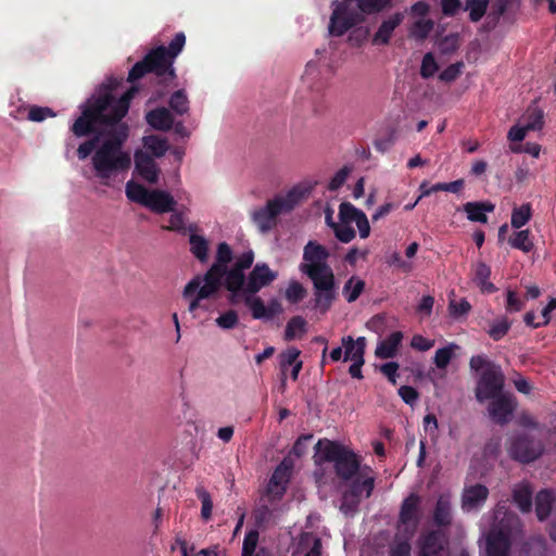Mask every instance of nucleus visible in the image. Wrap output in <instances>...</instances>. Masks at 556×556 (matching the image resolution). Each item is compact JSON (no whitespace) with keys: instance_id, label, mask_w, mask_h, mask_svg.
I'll return each instance as SVG.
<instances>
[{"instance_id":"nucleus-2","label":"nucleus","mask_w":556,"mask_h":556,"mask_svg":"<svg viewBox=\"0 0 556 556\" xmlns=\"http://www.w3.org/2000/svg\"><path fill=\"white\" fill-rule=\"evenodd\" d=\"M136 92L137 88L131 87L119 98H116L111 86L102 85L98 93L81 105V114L73 123L71 131L75 137L84 138L94 131V122L126 124L123 118L128 113L130 101Z\"/></svg>"},{"instance_id":"nucleus-42","label":"nucleus","mask_w":556,"mask_h":556,"mask_svg":"<svg viewBox=\"0 0 556 556\" xmlns=\"http://www.w3.org/2000/svg\"><path fill=\"white\" fill-rule=\"evenodd\" d=\"M532 217V208L530 203H525L518 207H514L511 212L510 224L513 228L520 229Z\"/></svg>"},{"instance_id":"nucleus-47","label":"nucleus","mask_w":556,"mask_h":556,"mask_svg":"<svg viewBox=\"0 0 556 556\" xmlns=\"http://www.w3.org/2000/svg\"><path fill=\"white\" fill-rule=\"evenodd\" d=\"M510 327L511 323L506 317H503L491 325L488 333L494 341H500L507 334Z\"/></svg>"},{"instance_id":"nucleus-56","label":"nucleus","mask_w":556,"mask_h":556,"mask_svg":"<svg viewBox=\"0 0 556 556\" xmlns=\"http://www.w3.org/2000/svg\"><path fill=\"white\" fill-rule=\"evenodd\" d=\"M55 113L47 106L33 105L28 111V119L31 122H42L47 117H54Z\"/></svg>"},{"instance_id":"nucleus-24","label":"nucleus","mask_w":556,"mask_h":556,"mask_svg":"<svg viewBox=\"0 0 556 556\" xmlns=\"http://www.w3.org/2000/svg\"><path fill=\"white\" fill-rule=\"evenodd\" d=\"M147 124L159 131H168L174 126V115L165 106H159L146 113Z\"/></svg>"},{"instance_id":"nucleus-1","label":"nucleus","mask_w":556,"mask_h":556,"mask_svg":"<svg viewBox=\"0 0 556 556\" xmlns=\"http://www.w3.org/2000/svg\"><path fill=\"white\" fill-rule=\"evenodd\" d=\"M88 137L90 138L78 146L77 157L84 161L94 152L91 163L99 179L105 181L113 174L130 167V154L123 149L129 137L127 124L94 122V131Z\"/></svg>"},{"instance_id":"nucleus-39","label":"nucleus","mask_w":556,"mask_h":556,"mask_svg":"<svg viewBox=\"0 0 556 556\" xmlns=\"http://www.w3.org/2000/svg\"><path fill=\"white\" fill-rule=\"evenodd\" d=\"M508 243L511 248L520 250L523 253H529L534 247L531 232L528 229L514 232L509 237Z\"/></svg>"},{"instance_id":"nucleus-20","label":"nucleus","mask_w":556,"mask_h":556,"mask_svg":"<svg viewBox=\"0 0 556 556\" xmlns=\"http://www.w3.org/2000/svg\"><path fill=\"white\" fill-rule=\"evenodd\" d=\"M255 294L244 293L241 299L243 303L251 309L254 319H271L281 313V305L277 300H271L266 306L263 300Z\"/></svg>"},{"instance_id":"nucleus-4","label":"nucleus","mask_w":556,"mask_h":556,"mask_svg":"<svg viewBox=\"0 0 556 556\" xmlns=\"http://www.w3.org/2000/svg\"><path fill=\"white\" fill-rule=\"evenodd\" d=\"M329 251L320 243L309 240L303 250L300 270L306 275L314 287V308L326 314L337 299L336 277L328 264Z\"/></svg>"},{"instance_id":"nucleus-13","label":"nucleus","mask_w":556,"mask_h":556,"mask_svg":"<svg viewBox=\"0 0 556 556\" xmlns=\"http://www.w3.org/2000/svg\"><path fill=\"white\" fill-rule=\"evenodd\" d=\"M418 556H450L447 533L443 529L424 532L418 539Z\"/></svg>"},{"instance_id":"nucleus-31","label":"nucleus","mask_w":556,"mask_h":556,"mask_svg":"<svg viewBox=\"0 0 556 556\" xmlns=\"http://www.w3.org/2000/svg\"><path fill=\"white\" fill-rule=\"evenodd\" d=\"M143 148L146 152L151 153L152 157H162L166 154L169 149V144L166 138L159 135H149L142 138Z\"/></svg>"},{"instance_id":"nucleus-6","label":"nucleus","mask_w":556,"mask_h":556,"mask_svg":"<svg viewBox=\"0 0 556 556\" xmlns=\"http://www.w3.org/2000/svg\"><path fill=\"white\" fill-rule=\"evenodd\" d=\"M308 192V189L295 186L286 195L268 200L265 206L252 213L253 223L262 233L269 232L277 226L278 216L291 212Z\"/></svg>"},{"instance_id":"nucleus-53","label":"nucleus","mask_w":556,"mask_h":556,"mask_svg":"<svg viewBox=\"0 0 556 556\" xmlns=\"http://www.w3.org/2000/svg\"><path fill=\"white\" fill-rule=\"evenodd\" d=\"M438 68L439 66L433 54L431 52L426 53L421 61V77L426 79L432 77L437 73Z\"/></svg>"},{"instance_id":"nucleus-33","label":"nucleus","mask_w":556,"mask_h":556,"mask_svg":"<svg viewBox=\"0 0 556 556\" xmlns=\"http://www.w3.org/2000/svg\"><path fill=\"white\" fill-rule=\"evenodd\" d=\"M491 268L483 262H479L475 268V280L484 293H494L497 288L494 283L490 282Z\"/></svg>"},{"instance_id":"nucleus-36","label":"nucleus","mask_w":556,"mask_h":556,"mask_svg":"<svg viewBox=\"0 0 556 556\" xmlns=\"http://www.w3.org/2000/svg\"><path fill=\"white\" fill-rule=\"evenodd\" d=\"M169 111L176 115L182 116L189 112L190 102L184 89L172 93L168 99Z\"/></svg>"},{"instance_id":"nucleus-11","label":"nucleus","mask_w":556,"mask_h":556,"mask_svg":"<svg viewBox=\"0 0 556 556\" xmlns=\"http://www.w3.org/2000/svg\"><path fill=\"white\" fill-rule=\"evenodd\" d=\"M333 11L329 22V33L332 36L341 37L352 27L363 23L365 17L350 9V3L346 0L333 1Z\"/></svg>"},{"instance_id":"nucleus-22","label":"nucleus","mask_w":556,"mask_h":556,"mask_svg":"<svg viewBox=\"0 0 556 556\" xmlns=\"http://www.w3.org/2000/svg\"><path fill=\"white\" fill-rule=\"evenodd\" d=\"M176 204V200L169 192L160 189H153L151 190L146 207L153 213L164 214L174 212Z\"/></svg>"},{"instance_id":"nucleus-41","label":"nucleus","mask_w":556,"mask_h":556,"mask_svg":"<svg viewBox=\"0 0 556 556\" xmlns=\"http://www.w3.org/2000/svg\"><path fill=\"white\" fill-rule=\"evenodd\" d=\"M406 538V533L396 532L393 543L390 545V556H410V540Z\"/></svg>"},{"instance_id":"nucleus-3","label":"nucleus","mask_w":556,"mask_h":556,"mask_svg":"<svg viewBox=\"0 0 556 556\" xmlns=\"http://www.w3.org/2000/svg\"><path fill=\"white\" fill-rule=\"evenodd\" d=\"M136 92L137 88L131 87L119 98H116L111 86L102 85L98 93L81 105V114L73 123L71 131L75 137L84 138L94 131V122L126 124L123 118L128 113L130 101Z\"/></svg>"},{"instance_id":"nucleus-44","label":"nucleus","mask_w":556,"mask_h":556,"mask_svg":"<svg viewBox=\"0 0 556 556\" xmlns=\"http://www.w3.org/2000/svg\"><path fill=\"white\" fill-rule=\"evenodd\" d=\"M306 320L301 316H294L292 317L285 330V339L290 341L293 340L296 337V333H304L306 331Z\"/></svg>"},{"instance_id":"nucleus-25","label":"nucleus","mask_w":556,"mask_h":556,"mask_svg":"<svg viewBox=\"0 0 556 556\" xmlns=\"http://www.w3.org/2000/svg\"><path fill=\"white\" fill-rule=\"evenodd\" d=\"M403 18V13L397 12L388 20H384L372 37V45H389L393 31L401 25Z\"/></svg>"},{"instance_id":"nucleus-49","label":"nucleus","mask_w":556,"mask_h":556,"mask_svg":"<svg viewBox=\"0 0 556 556\" xmlns=\"http://www.w3.org/2000/svg\"><path fill=\"white\" fill-rule=\"evenodd\" d=\"M457 349L456 344H450L448 346L437 350L434 355V364L439 369H444L450 364L454 350Z\"/></svg>"},{"instance_id":"nucleus-30","label":"nucleus","mask_w":556,"mask_h":556,"mask_svg":"<svg viewBox=\"0 0 556 556\" xmlns=\"http://www.w3.org/2000/svg\"><path fill=\"white\" fill-rule=\"evenodd\" d=\"M342 346L344 348V362L356 359V355L365 356L366 338L358 337L354 340L351 336L343 337Z\"/></svg>"},{"instance_id":"nucleus-54","label":"nucleus","mask_w":556,"mask_h":556,"mask_svg":"<svg viewBox=\"0 0 556 556\" xmlns=\"http://www.w3.org/2000/svg\"><path fill=\"white\" fill-rule=\"evenodd\" d=\"M333 230L337 239L343 243H349L355 238V230L346 224L338 225L334 223L329 224Z\"/></svg>"},{"instance_id":"nucleus-21","label":"nucleus","mask_w":556,"mask_h":556,"mask_svg":"<svg viewBox=\"0 0 556 556\" xmlns=\"http://www.w3.org/2000/svg\"><path fill=\"white\" fill-rule=\"evenodd\" d=\"M232 261V251L228 243L220 242L217 245L216 260L207 271L203 275L205 278L214 281L215 283L223 285V275L228 264Z\"/></svg>"},{"instance_id":"nucleus-26","label":"nucleus","mask_w":556,"mask_h":556,"mask_svg":"<svg viewBox=\"0 0 556 556\" xmlns=\"http://www.w3.org/2000/svg\"><path fill=\"white\" fill-rule=\"evenodd\" d=\"M402 340L403 333L401 331L392 332L389 337L379 342L375 352L376 356L383 359L394 357Z\"/></svg>"},{"instance_id":"nucleus-34","label":"nucleus","mask_w":556,"mask_h":556,"mask_svg":"<svg viewBox=\"0 0 556 556\" xmlns=\"http://www.w3.org/2000/svg\"><path fill=\"white\" fill-rule=\"evenodd\" d=\"M125 192L129 201L138 203L146 207L151 190L147 189L144 186L134 180H129L126 184Z\"/></svg>"},{"instance_id":"nucleus-61","label":"nucleus","mask_w":556,"mask_h":556,"mask_svg":"<svg viewBox=\"0 0 556 556\" xmlns=\"http://www.w3.org/2000/svg\"><path fill=\"white\" fill-rule=\"evenodd\" d=\"M313 440V434L300 435L292 446V454L296 457L303 456L307 452V445Z\"/></svg>"},{"instance_id":"nucleus-58","label":"nucleus","mask_w":556,"mask_h":556,"mask_svg":"<svg viewBox=\"0 0 556 556\" xmlns=\"http://www.w3.org/2000/svg\"><path fill=\"white\" fill-rule=\"evenodd\" d=\"M525 307V301L521 300L517 292L513 290H507L506 292V311L508 313H517L520 312Z\"/></svg>"},{"instance_id":"nucleus-57","label":"nucleus","mask_w":556,"mask_h":556,"mask_svg":"<svg viewBox=\"0 0 556 556\" xmlns=\"http://www.w3.org/2000/svg\"><path fill=\"white\" fill-rule=\"evenodd\" d=\"M470 309L471 305L466 299H462L459 302L452 300L448 304L450 315L454 318L468 314Z\"/></svg>"},{"instance_id":"nucleus-15","label":"nucleus","mask_w":556,"mask_h":556,"mask_svg":"<svg viewBox=\"0 0 556 556\" xmlns=\"http://www.w3.org/2000/svg\"><path fill=\"white\" fill-rule=\"evenodd\" d=\"M489 400L488 412L490 418L496 425H507L517 408L516 397L509 393H502Z\"/></svg>"},{"instance_id":"nucleus-18","label":"nucleus","mask_w":556,"mask_h":556,"mask_svg":"<svg viewBox=\"0 0 556 556\" xmlns=\"http://www.w3.org/2000/svg\"><path fill=\"white\" fill-rule=\"evenodd\" d=\"M247 278L244 273L235 267H227L223 275V285L229 292L228 301L232 305H237L244 296V288Z\"/></svg>"},{"instance_id":"nucleus-7","label":"nucleus","mask_w":556,"mask_h":556,"mask_svg":"<svg viewBox=\"0 0 556 556\" xmlns=\"http://www.w3.org/2000/svg\"><path fill=\"white\" fill-rule=\"evenodd\" d=\"M469 366L473 371L482 370L476 388V399L480 403L503 393L505 376L501 366L484 355L472 356Z\"/></svg>"},{"instance_id":"nucleus-16","label":"nucleus","mask_w":556,"mask_h":556,"mask_svg":"<svg viewBox=\"0 0 556 556\" xmlns=\"http://www.w3.org/2000/svg\"><path fill=\"white\" fill-rule=\"evenodd\" d=\"M510 546L511 538L509 530L494 527L486 534V556H508Z\"/></svg>"},{"instance_id":"nucleus-10","label":"nucleus","mask_w":556,"mask_h":556,"mask_svg":"<svg viewBox=\"0 0 556 556\" xmlns=\"http://www.w3.org/2000/svg\"><path fill=\"white\" fill-rule=\"evenodd\" d=\"M507 452L511 459L521 464H530L541 457L544 444L533 435L519 433L509 439Z\"/></svg>"},{"instance_id":"nucleus-45","label":"nucleus","mask_w":556,"mask_h":556,"mask_svg":"<svg viewBox=\"0 0 556 556\" xmlns=\"http://www.w3.org/2000/svg\"><path fill=\"white\" fill-rule=\"evenodd\" d=\"M490 0H467L469 18L471 22H479L488 10Z\"/></svg>"},{"instance_id":"nucleus-8","label":"nucleus","mask_w":556,"mask_h":556,"mask_svg":"<svg viewBox=\"0 0 556 556\" xmlns=\"http://www.w3.org/2000/svg\"><path fill=\"white\" fill-rule=\"evenodd\" d=\"M316 448L321 453L324 460L333 463L336 475L344 480H351L359 471L361 460L350 448L336 441L319 440Z\"/></svg>"},{"instance_id":"nucleus-23","label":"nucleus","mask_w":556,"mask_h":556,"mask_svg":"<svg viewBox=\"0 0 556 556\" xmlns=\"http://www.w3.org/2000/svg\"><path fill=\"white\" fill-rule=\"evenodd\" d=\"M489 496V489L480 483L464 489L462 506L465 510L477 509L484 504Z\"/></svg>"},{"instance_id":"nucleus-60","label":"nucleus","mask_w":556,"mask_h":556,"mask_svg":"<svg viewBox=\"0 0 556 556\" xmlns=\"http://www.w3.org/2000/svg\"><path fill=\"white\" fill-rule=\"evenodd\" d=\"M349 174H350V168L348 166H344L341 169H339L334 174V176L331 178V180L329 181L328 189L330 191L339 190L346 181Z\"/></svg>"},{"instance_id":"nucleus-5","label":"nucleus","mask_w":556,"mask_h":556,"mask_svg":"<svg viewBox=\"0 0 556 556\" xmlns=\"http://www.w3.org/2000/svg\"><path fill=\"white\" fill-rule=\"evenodd\" d=\"M185 43L186 36L180 31L175 35L168 47L159 46L151 49L130 68L127 80L135 83L146 74L152 73L159 85L169 86L177 77L173 66L174 61L182 51Z\"/></svg>"},{"instance_id":"nucleus-35","label":"nucleus","mask_w":556,"mask_h":556,"mask_svg":"<svg viewBox=\"0 0 556 556\" xmlns=\"http://www.w3.org/2000/svg\"><path fill=\"white\" fill-rule=\"evenodd\" d=\"M190 252L201 263L208 260V241L200 235L191 233L189 236Z\"/></svg>"},{"instance_id":"nucleus-46","label":"nucleus","mask_w":556,"mask_h":556,"mask_svg":"<svg viewBox=\"0 0 556 556\" xmlns=\"http://www.w3.org/2000/svg\"><path fill=\"white\" fill-rule=\"evenodd\" d=\"M363 211L355 207L350 202H343L339 206V218L342 224L349 225L352 222H355Z\"/></svg>"},{"instance_id":"nucleus-64","label":"nucleus","mask_w":556,"mask_h":556,"mask_svg":"<svg viewBox=\"0 0 556 556\" xmlns=\"http://www.w3.org/2000/svg\"><path fill=\"white\" fill-rule=\"evenodd\" d=\"M410 345L415 350H418V351H421V352H426V351L430 350L434 345V341L433 340H429V339L425 338L421 334H415L412 338Z\"/></svg>"},{"instance_id":"nucleus-48","label":"nucleus","mask_w":556,"mask_h":556,"mask_svg":"<svg viewBox=\"0 0 556 556\" xmlns=\"http://www.w3.org/2000/svg\"><path fill=\"white\" fill-rule=\"evenodd\" d=\"M195 494L202 503L201 517L204 520H208L212 516L213 510V502L211 498V494L201 485L197 486Z\"/></svg>"},{"instance_id":"nucleus-62","label":"nucleus","mask_w":556,"mask_h":556,"mask_svg":"<svg viewBox=\"0 0 556 556\" xmlns=\"http://www.w3.org/2000/svg\"><path fill=\"white\" fill-rule=\"evenodd\" d=\"M463 63H454L444 68L440 74L442 81H454L462 73Z\"/></svg>"},{"instance_id":"nucleus-51","label":"nucleus","mask_w":556,"mask_h":556,"mask_svg":"<svg viewBox=\"0 0 556 556\" xmlns=\"http://www.w3.org/2000/svg\"><path fill=\"white\" fill-rule=\"evenodd\" d=\"M306 295V289L299 281H291L286 290V299L290 303H299Z\"/></svg>"},{"instance_id":"nucleus-14","label":"nucleus","mask_w":556,"mask_h":556,"mask_svg":"<svg viewBox=\"0 0 556 556\" xmlns=\"http://www.w3.org/2000/svg\"><path fill=\"white\" fill-rule=\"evenodd\" d=\"M418 505L419 497L416 494H410L401 505L397 532L406 533V538H414L417 531L419 523Z\"/></svg>"},{"instance_id":"nucleus-29","label":"nucleus","mask_w":556,"mask_h":556,"mask_svg":"<svg viewBox=\"0 0 556 556\" xmlns=\"http://www.w3.org/2000/svg\"><path fill=\"white\" fill-rule=\"evenodd\" d=\"M350 4H354L357 9L356 12L361 13L364 17L366 15H374L382 12L391 5V0H346Z\"/></svg>"},{"instance_id":"nucleus-40","label":"nucleus","mask_w":556,"mask_h":556,"mask_svg":"<svg viewBox=\"0 0 556 556\" xmlns=\"http://www.w3.org/2000/svg\"><path fill=\"white\" fill-rule=\"evenodd\" d=\"M522 119L529 130H541L544 126V112L538 106H529L522 115Z\"/></svg>"},{"instance_id":"nucleus-55","label":"nucleus","mask_w":556,"mask_h":556,"mask_svg":"<svg viewBox=\"0 0 556 556\" xmlns=\"http://www.w3.org/2000/svg\"><path fill=\"white\" fill-rule=\"evenodd\" d=\"M300 354L301 351L296 348H289L280 354V367L283 374L289 367L300 361Z\"/></svg>"},{"instance_id":"nucleus-50","label":"nucleus","mask_w":556,"mask_h":556,"mask_svg":"<svg viewBox=\"0 0 556 556\" xmlns=\"http://www.w3.org/2000/svg\"><path fill=\"white\" fill-rule=\"evenodd\" d=\"M170 213H172V215L169 217V225L162 226V228L164 230H168V231H177V232L185 233L187 228H186V219H185L184 212L176 211V207H175L174 212H170Z\"/></svg>"},{"instance_id":"nucleus-37","label":"nucleus","mask_w":556,"mask_h":556,"mask_svg":"<svg viewBox=\"0 0 556 556\" xmlns=\"http://www.w3.org/2000/svg\"><path fill=\"white\" fill-rule=\"evenodd\" d=\"M515 504L522 513H528L532 507V490L528 484H519L513 493Z\"/></svg>"},{"instance_id":"nucleus-52","label":"nucleus","mask_w":556,"mask_h":556,"mask_svg":"<svg viewBox=\"0 0 556 556\" xmlns=\"http://www.w3.org/2000/svg\"><path fill=\"white\" fill-rule=\"evenodd\" d=\"M216 325L225 330L233 329L239 323L238 313L235 309H229L220 314L216 320Z\"/></svg>"},{"instance_id":"nucleus-59","label":"nucleus","mask_w":556,"mask_h":556,"mask_svg":"<svg viewBox=\"0 0 556 556\" xmlns=\"http://www.w3.org/2000/svg\"><path fill=\"white\" fill-rule=\"evenodd\" d=\"M433 28V22L430 20H419L414 24L413 36L417 39H425Z\"/></svg>"},{"instance_id":"nucleus-27","label":"nucleus","mask_w":556,"mask_h":556,"mask_svg":"<svg viewBox=\"0 0 556 556\" xmlns=\"http://www.w3.org/2000/svg\"><path fill=\"white\" fill-rule=\"evenodd\" d=\"M495 208L491 202H467L464 204V211L470 222L485 224L488 216L485 213H491Z\"/></svg>"},{"instance_id":"nucleus-43","label":"nucleus","mask_w":556,"mask_h":556,"mask_svg":"<svg viewBox=\"0 0 556 556\" xmlns=\"http://www.w3.org/2000/svg\"><path fill=\"white\" fill-rule=\"evenodd\" d=\"M258 538H260V533L255 529H252L245 533L243 543H242L241 556H256L257 555V551L260 548V547H257Z\"/></svg>"},{"instance_id":"nucleus-12","label":"nucleus","mask_w":556,"mask_h":556,"mask_svg":"<svg viewBox=\"0 0 556 556\" xmlns=\"http://www.w3.org/2000/svg\"><path fill=\"white\" fill-rule=\"evenodd\" d=\"M222 286L205 278L202 275L194 276L184 288L182 295L185 299H191L189 303V312L193 313L201 306V301L210 299L218 293Z\"/></svg>"},{"instance_id":"nucleus-28","label":"nucleus","mask_w":556,"mask_h":556,"mask_svg":"<svg viewBox=\"0 0 556 556\" xmlns=\"http://www.w3.org/2000/svg\"><path fill=\"white\" fill-rule=\"evenodd\" d=\"M433 521L439 529L448 527L452 523V507L446 496L441 495L438 498L433 511Z\"/></svg>"},{"instance_id":"nucleus-63","label":"nucleus","mask_w":556,"mask_h":556,"mask_svg":"<svg viewBox=\"0 0 556 556\" xmlns=\"http://www.w3.org/2000/svg\"><path fill=\"white\" fill-rule=\"evenodd\" d=\"M397 393L401 399L408 405H414L419 396L417 390L410 386H402Z\"/></svg>"},{"instance_id":"nucleus-38","label":"nucleus","mask_w":556,"mask_h":556,"mask_svg":"<svg viewBox=\"0 0 556 556\" xmlns=\"http://www.w3.org/2000/svg\"><path fill=\"white\" fill-rule=\"evenodd\" d=\"M365 289V281L356 276L350 277L342 289V293L349 303L355 302Z\"/></svg>"},{"instance_id":"nucleus-32","label":"nucleus","mask_w":556,"mask_h":556,"mask_svg":"<svg viewBox=\"0 0 556 556\" xmlns=\"http://www.w3.org/2000/svg\"><path fill=\"white\" fill-rule=\"evenodd\" d=\"M554 502L555 496L549 490H541L536 494L535 513L539 520L543 521L549 516Z\"/></svg>"},{"instance_id":"nucleus-9","label":"nucleus","mask_w":556,"mask_h":556,"mask_svg":"<svg viewBox=\"0 0 556 556\" xmlns=\"http://www.w3.org/2000/svg\"><path fill=\"white\" fill-rule=\"evenodd\" d=\"M349 481L342 493L340 510L345 515H353L358 510L363 497L368 498L372 494L375 477L361 473Z\"/></svg>"},{"instance_id":"nucleus-17","label":"nucleus","mask_w":556,"mask_h":556,"mask_svg":"<svg viewBox=\"0 0 556 556\" xmlns=\"http://www.w3.org/2000/svg\"><path fill=\"white\" fill-rule=\"evenodd\" d=\"M134 159L135 174L151 185L157 184L161 169L154 159L141 149L135 151Z\"/></svg>"},{"instance_id":"nucleus-19","label":"nucleus","mask_w":556,"mask_h":556,"mask_svg":"<svg viewBox=\"0 0 556 556\" xmlns=\"http://www.w3.org/2000/svg\"><path fill=\"white\" fill-rule=\"evenodd\" d=\"M277 278L267 264L258 263L250 271L244 288V293L256 294L262 288L269 286Z\"/></svg>"}]
</instances>
